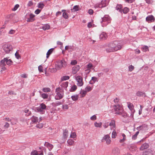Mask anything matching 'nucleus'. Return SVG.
<instances>
[{"label":"nucleus","mask_w":155,"mask_h":155,"mask_svg":"<svg viewBox=\"0 0 155 155\" xmlns=\"http://www.w3.org/2000/svg\"><path fill=\"white\" fill-rule=\"evenodd\" d=\"M38 8H41V9H42L45 6L44 4L42 2H40L38 3Z\"/></svg>","instance_id":"37"},{"label":"nucleus","mask_w":155,"mask_h":155,"mask_svg":"<svg viewBox=\"0 0 155 155\" xmlns=\"http://www.w3.org/2000/svg\"><path fill=\"white\" fill-rule=\"evenodd\" d=\"M50 28V26L48 24H46L42 26V28L44 30L49 29Z\"/></svg>","instance_id":"30"},{"label":"nucleus","mask_w":155,"mask_h":155,"mask_svg":"<svg viewBox=\"0 0 155 155\" xmlns=\"http://www.w3.org/2000/svg\"><path fill=\"white\" fill-rule=\"evenodd\" d=\"M77 89V87L75 85H74L71 87V88L69 90V91L71 92H73L75 91Z\"/></svg>","instance_id":"38"},{"label":"nucleus","mask_w":155,"mask_h":155,"mask_svg":"<svg viewBox=\"0 0 155 155\" xmlns=\"http://www.w3.org/2000/svg\"><path fill=\"white\" fill-rule=\"evenodd\" d=\"M90 119L92 120H94L97 119V117L94 115L90 117Z\"/></svg>","instance_id":"62"},{"label":"nucleus","mask_w":155,"mask_h":155,"mask_svg":"<svg viewBox=\"0 0 155 155\" xmlns=\"http://www.w3.org/2000/svg\"><path fill=\"white\" fill-rule=\"evenodd\" d=\"M35 15L31 13H28L26 15V17L27 18V21L28 22H32L35 20L34 18Z\"/></svg>","instance_id":"10"},{"label":"nucleus","mask_w":155,"mask_h":155,"mask_svg":"<svg viewBox=\"0 0 155 155\" xmlns=\"http://www.w3.org/2000/svg\"><path fill=\"white\" fill-rule=\"evenodd\" d=\"M31 124H33L38 121V117L34 116L31 118Z\"/></svg>","instance_id":"18"},{"label":"nucleus","mask_w":155,"mask_h":155,"mask_svg":"<svg viewBox=\"0 0 155 155\" xmlns=\"http://www.w3.org/2000/svg\"><path fill=\"white\" fill-rule=\"evenodd\" d=\"M102 125V123L101 122L98 123L95 122L94 123V126L97 127H101Z\"/></svg>","instance_id":"40"},{"label":"nucleus","mask_w":155,"mask_h":155,"mask_svg":"<svg viewBox=\"0 0 155 155\" xmlns=\"http://www.w3.org/2000/svg\"><path fill=\"white\" fill-rule=\"evenodd\" d=\"M94 7L95 8H102V6H101L100 3H97L94 5Z\"/></svg>","instance_id":"48"},{"label":"nucleus","mask_w":155,"mask_h":155,"mask_svg":"<svg viewBox=\"0 0 155 155\" xmlns=\"http://www.w3.org/2000/svg\"><path fill=\"white\" fill-rule=\"evenodd\" d=\"M122 5H117L116 7V9L119 12H121Z\"/></svg>","instance_id":"52"},{"label":"nucleus","mask_w":155,"mask_h":155,"mask_svg":"<svg viewBox=\"0 0 155 155\" xmlns=\"http://www.w3.org/2000/svg\"><path fill=\"white\" fill-rule=\"evenodd\" d=\"M127 104V107L130 110L131 112V115L133 116V114L135 110L134 109V107L133 104L130 103L128 102Z\"/></svg>","instance_id":"12"},{"label":"nucleus","mask_w":155,"mask_h":155,"mask_svg":"<svg viewBox=\"0 0 155 155\" xmlns=\"http://www.w3.org/2000/svg\"><path fill=\"white\" fill-rule=\"evenodd\" d=\"M146 126L145 125H142L140 126L137 128V129L138 131L140 130H144L146 129Z\"/></svg>","instance_id":"25"},{"label":"nucleus","mask_w":155,"mask_h":155,"mask_svg":"<svg viewBox=\"0 0 155 155\" xmlns=\"http://www.w3.org/2000/svg\"><path fill=\"white\" fill-rule=\"evenodd\" d=\"M31 155H37L38 154H39V155H43V151H41V153L38 154L37 151L35 150L31 152Z\"/></svg>","instance_id":"27"},{"label":"nucleus","mask_w":155,"mask_h":155,"mask_svg":"<svg viewBox=\"0 0 155 155\" xmlns=\"http://www.w3.org/2000/svg\"><path fill=\"white\" fill-rule=\"evenodd\" d=\"M134 69V67L132 65H130L129 67V70L130 71H132Z\"/></svg>","instance_id":"59"},{"label":"nucleus","mask_w":155,"mask_h":155,"mask_svg":"<svg viewBox=\"0 0 155 155\" xmlns=\"http://www.w3.org/2000/svg\"><path fill=\"white\" fill-rule=\"evenodd\" d=\"M62 107L63 109L65 110H67L68 108V106L67 104L63 105Z\"/></svg>","instance_id":"64"},{"label":"nucleus","mask_w":155,"mask_h":155,"mask_svg":"<svg viewBox=\"0 0 155 155\" xmlns=\"http://www.w3.org/2000/svg\"><path fill=\"white\" fill-rule=\"evenodd\" d=\"M144 94V93L141 91H138L136 93V95L138 96H143Z\"/></svg>","instance_id":"44"},{"label":"nucleus","mask_w":155,"mask_h":155,"mask_svg":"<svg viewBox=\"0 0 155 155\" xmlns=\"http://www.w3.org/2000/svg\"><path fill=\"white\" fill-rule=\"evenodd\" d=\"M80 67L79 65H77L73 67L72 69V73L75 74L79 70Z\"/></svg>","instance_id":"15"},{"label":"nucleus","mask_w":155,"mask_h":155,"mask_svg":"<svg viewBox=\"0 0 155 155\" xmlns=\"http://www.w3.org/2000/svg\"><path fill=\"white\" fill-rule=\"evenodd\" d=\"M121 113H120L118 115H121L122 117L124 118H126L127 117V114L123 110H122V112H121Z\"/></svg>","instance_id":"33"},{"label":"nucleus","mask_w":155,"mask_h":155,"mask_svg":"<svg viewBox=\"0 0 155 155\" xmlns=\"http://www.w3.org/2000/svg\"><path fill=\"white\" fill-rule=\"evenodd\" d=\"M66 65V63L64 60H59L55 64V68L57 70H59L62 68L65 67Z\"/></svg>","instance_id":"3"},{"label":"nucleus","mask_w":155,"mask_h":155,"mask_svg":"<svg viewBox=\"0 0 155 155\" xmlns=\"http://www.w3.org/2000/svg\"><path fill=\"white\" fill-rule=\"evenodd\" d=\"M24 112L25 113H26V115L27 116H28L31 114V111H29L28 109H25L24 110Z\"/></svg>","instance_id":"45"},{"label":"nucleus","mask_w":155,"mask_h":155,"mask_svg":"<svg viewBox=\"0 0 155 155\" xmlns=\"http://www.w3.org/2000/svg\"><path fill=\"white\" fill-rule=\"evenodd\" d=\"M146 21L148 23L154 22L155 20L154 17L152 15L148 16L146 18Z\"/></svg>","instance_id":"11"},{"label":"nucleus","mask_w":155,"mask_h":155,"mask_svg":"<svg viewBox=\"0 0 155 155\" xmlns=\"http://www.w3.org/2000/svg\"><path fill=\"white\" fill-rule=\"evenodd\" d=\"M109 1L108 0H102L101 2V5L102 8L106 7L108 4Z\"/></svg>","instance_id":"17"},{"label":"nucleus","mask_w":155,"mask_h":155,"mask_svg":"<svg viewBox=\"0 0 155 155\" xmlns=\"http://www.w3.org/2000/svg\"><path fill=\"white\" fill-rule=\"evenodd\" d=\"M43 126V124L42 123L38 124L36 125V127L39 128H41Z\"/></svg>","instance_id":"57"},{"label":"nucleus","mask_w":155,"mask_h":155,"mask_svg":"<svg viewBox=\"0 0 155 155\" xmlns=\"http://www.w3.org/2000/svg\"><path fill=\"white\" fill-rule=\"evenodd\" d=\"M42 91L45 92H48L50 91L51 90L49 88H44L42 89Z\"/></svg>","instance_id":"49"},{"label":"nucleus","mask_w":155,"mask_h":155,"mask_svg":"<svg viewBox=\"0 0 155 155\" xmlns=\"http://www.w3.org/2000/svg\"><path fill=\"white\" fill-rule=\"evenodd\" d=\"M93 65L91 63H89L86 66L87 69H88V70H90L93 67Z\"/></svg>","instance_id":"47"},{"label":"nucleus","mask_w":155,"mask_h":155,"mask_svg":"<svg viewBox=\"0 0 155 155\" xmlns=\"http://www.w3.org/2000/svg\"><path fill=\"white\" fill-rule=\"evenodd\" d=\"M113 130V131L112 134V138H115L116 137L117 134L115 130Z\"/></svg>","instance_id":"39"},{"label":"nucleus","mask_w":155,"mask_h":155,"mask_svg":"<svg viewBox=\"0 0 155 155\" xmlns=\"http://www.w3.org/2000/svg\"><path fill=\"white\" fill-rule=\"evenodd\" d=\"M122 136L123 137V138L122 139H120V140L119 142L120 143H123L124 142L125 140H126V136L124 134H122Z\"/></svg>","instance_id":"43"},{"label":"nucleus","mask_w":155,"mask_h":155,"mask_svg":"<svg viewBox=\"0 0 155 155\" xmlns=\"http://www.w3.org/2000/svg\"><path fill=\"white\" fill-rule=\"evenodd\" d=\"M75 78L77 82V85L79 87H81L83 85L84 82L83 81V78L80 76L75 77Z\"/></svg>","instance_id":"8"},{"label":"nucleus","mask_w":155,"mask_h":155,"mask_svg":"<svg viewBox=\"0 0 155 155\" xmlns=\"http://www.w3.org/2000/svg\"><path fill=\"white\" fill-rule=\"evenodd\" d=\"M97 81V78L95 77H94L91 78V79L89 83L91 84H93Z\"/></svg>","instance_id":"22"},{"label":"nucleus","mask_w":155,"mask_h":155,"mask_svg":"<svg viewBox=\"0 0 155 155\" xmlns=\"http://www.w3.org/2000/svg\"><path fill=\"white\" fill-rule=\"evenodd\" d=\"M76 137V134L74 132H71V134L70 135V137L72 138H75Z\"/></svg>","instance_id":"50"},{"label":"nucleus","mask_w":155,"mask_h":155,"mask_svg":"<svg viewBox=\"0 0 155 155\" xmlns=\"http://www.w3.org/2000/svg\"><path fill=\"white\" fill-rule=\"evenodd\" d=\"M19 7V5L18 4L14 6V8L12 9V10L13 11H15Z\"/></svg>","instance_id":"58"},{"label":"nucleus","mask_w":155,"mask_h":155,"mask_svg":"<svg viewBox=\"0 0 155 155\" xmlns=\"http://www.w3.org/2000/svg\"><path fill=\"white\" fill-rule=\"evenodd\" d=\"M33 2L31 1H30L28 2V4H27V5L28 6L30 7V6H32L33 5Z\"/></svg>","instance_id":"63"},{"label":"nucleus","mask_w":155,"mask_h":155,"mask_svg":"<svg viewBox=\"0 0 155 155\" xmlns=\"http://www.w3.org/2000/svg\"><path fill=\"white\" fill-rule=\"evenodd\" d=\"M102 141L104 140L106 142L107 144H109L111 142V138L108 134L104 135L102 139Z\"/></svg>","instance_id":"9"},{"label":"nucleus","mask_w":155,"mask_h":155,"mask_svg":"<svg viewBox=\"0 0 155 155\" xmlns=\"http://www.w3.org/2000/svg\"><path fill=\"white\" fill-rule=\"evenodd\" d=\"M77 63V61L76 60H73L71 62V64L72 65H74L76 64Z\"/></svg>","instance_id":"60"},{"label":"nucleus","mask_w":155,"mask_h":155,"mask_svg":"<svg viewBox=\"0 0 155 155\" xmlns=\"http://www.w3.org/2000/svg\"><path fill=\"white\" fill-rule=\"evenodd\" d=\"M4 27H2L0 28V35H2L5 33L4 31Z\"/></svg>","instance_id":"54"},{"label":"nucleus","mask_w":155,"mask_h":155,"mask_svg":"<svg viewBox=\"0 0 155 155\" xmlns=\"http://www.w3.org/2000/svg\"><path fill=\"white\" fill-rule=\"evenodd\" d=\"M144 155H153L152 152L150 150H148L144 153Z\"/></svg>","instance_id":"34"},{"label":"nucleus","mask_w":155,"mask_h":155,"mask_svg":"<svg viewBox=\"0 0 155 155\" xmlns=\"http://www.w3.org/2000/svg\"><path fill=\"white\" fill-rule=\"evenodd\" d=\"M124 44V42L122 40L114 41L108 45V47L106 49V51L111 52L120 50Z\"/></svg>","instance_id":"1"},{"label":"nucleus","mask_w":155,"mask_h":155,"mask_svg":"<svg viewBox=\"0 0 155 155\" xmlns=\"http://www.w3.org/2000/svg\"><path fill=\"white\" fill-rule=\"evenodd\" d=\"M63 136L64 138H66L68 136V131L65 130L63 131Z\"/></svg>","instance_id":"41"},{"label":"nucleus","mask_w":155,"mask_h":155,"mask_svg":"<svg viewBox=\"0 0 155 155\" xmlns=\"http://www.w3.org/2000/svg\"><path fill=\"white\" fill-rule=\"evenodd\" d=\"M87 94L86 91L84 90H81L79 94V96L80 97H85Z\"/></svg>","instance_id":"23"},{"label":"nucleus","mask_w":155,"mask_h":155,"mask_svg":"<svg viewBox=\"0 0 155 155\" xmlns=\"http://www.w3.org/2000/svg\"><path fill=\"white\" fill-rule=\"evenodd\" d=\"M15 55L17 59H19L21 58V56L17 52V51L15 53Z\"/></svg>","instance_id":"56"},{"label":"nucleus","mask_w":155,"mask_h":155,"mask_svg":"<svg viewBox=\"0 0 155 155\" xmlns=\"http://www.w3.org/2000/svg\"><path fill=\"white\" fill-rule=\"evenodd\" d=\"M71 98L73 101H75L78 100V95L77 94L74 95L72 96Z\"/></svg>","instance_id":"35"},{"label":"nucleus","mask_w":155,"mask_h":155,"mask_svg":"<svg viewBox=\"0 0 155 155\" xmlns=\"http://www.w3.org/2000/svg\"><path fill=\"white\" fill-rule=\"evenodd\" d=\"M55 92L56 94L54 98L56 100H60L63 97L64 95V91L63 89L58 87L56 88Z\"/></svg>","instance_id":"2"},{"label":"nucleus","mask_w":155,"mask_h":155,"mask_svg":"<svg viewBox=\"0 0 155 155\" xmlns=\"http://www.w3.org/2000/svg\"><path fill=\"white\" fill-rule=\"evenodd\" d=\"M138 11L137 9H134L133 11L131 13L132 14L136 15H137L138 14Z\"/></svg>","instance_id":"46"},{"label":"nucleus","mask_w":155,"mask_h":155,"mask_svg":"<svg viewBox=\"0 0 155 155\" xmlns=\"http://www.w3.org/2000/svg\"><path fill=\"white\" fill-rule=\"evenodd\" d=\"M80 10V8L78 5L74 6L72 9H71L72 12H75L79 11Z\"/></svg>","instance_id":"32"},{"label":"nucleus","mask_w":155,"mask_h":155,"mask_svg":"<svg viewBox=\"0 0 155 155\" xmlns=\"http://www.w3.org/2000/svg\"><path fill=\"white\" fill-rule=\"evenodd\" d=\"M107 37L106 34L104 32L101 33L100 35V39L104 40Z\"/></svg>","instance_id":"21"},{"label":"nucleus","mask_w":155,"mask_h":155,"mask_svg":"<svg viewBox=\"0 0 155 155\" xmlns=\"http://www.w3.org/2000/svg\"><path fill=\"white\" fill-rule=\"evenodd\" d=\"M54 48H51L49 49L47 52L46 53V58H48L49 55L52 53L53 50H54Z\"/></svg>","instance_id":"26"},{"label":"nucleus","mask_w":155,"mask_h":155,"mask_svg":"<svg viewBox=\"0 0 155 155\" xmlns=\"http://www.w3.org/2000/svg\"><path fill=\"white\" fill-rule=\"evenodd\" d=\"M69 77L68 76H64L62 77L61 79V81H63L69 79Z\"/></svg>","instance_id":"42"},{"label":"nucleus","mask_w":155,"mask_h":155,"mask_svg":"<svg viewBox=\"0 0 155 155\" xmlns=\"http://www.w3.org/2000/svg\"><path fill=\"white\" fill-rule=\"evenodd\" d=\"M44 145L48 149L49 151H51L53 147V146L52 144L47 142L45 143Z\"/></svg>","instance_id":"16"},{"label":"nucleus","mask_w":155,"mask_h":155,"mask_svg":"<svg viewBox=\"0 0 155 155\" xmlns=\"http://www.w3.org/2000/svg\"><path fill=\"white\" fill-rule=\"evenodd\" d=\"M114 109L115 111V113L119 114L121 112H122L123 108L119 104H117L114 106Z\"/></svg>","instance_id":"7"},{"label":"nucleus","mask_w":155,"mask_h":155,"mask_svg":"<svg viewBox=\"0 0 155 155\" xmlns=\"http://www.w3.org/2000/svg\"><path fill=\"white\" fill-rule=\"evenodd\" d=\"M129 10L128 8L127 7L124 8L123 9V12L124 14H126L128 12Z\"/></svg>","instance_id":"53"},{"label":"nucleus","mask_w":155,"mask_h":155,"mask_svg":"<svg viewBox=\"0 0 155 155\" xmlns=\"http://www.w3.org/2000/svg\"><path fill=\"white\" fill-rule=\"evenodd\" d=\"M149 145L146 143H144L142 145L140 148V150H143L144 149H146L149 147Z\"/></svg>","instance_id":"20"},{"label":"nucleus","mask_w":155,"mask_h":155,"mask_svg":"<svg viewBox=\"0 0 155 155\" xmlns=\"http://www.w3.org/2000/svg\"><path fill=\"white\" fill-rule=\"evenodd\" d=\"M6 58H4L0 62V65L2 66H5V65Z\"/></svg>","instance_id":"31"},{"label":"nucleus","mask_w":155,"mask_h":155,"mask_svg":"<svg viewBox=\"0 0 155 155\" xmlns=\"http://www.w3.org/2000/svg\"><path fill=\"white\" fill-rule=\"evenodd\" d=\"M46 106L44 103H41L40 104L39 107L36 108L37 111L41 114H43L45 113L46 109Z\"/></svg>","instance_id":"5"},{"label":"nucleus","mask_w":155,"mask_h":155,"mask_svg":"<svg viewBox=\"0 0 155 155\" xmlns=\"http://www.w3.org/2000/svg\"><path fill=\"white\" fill-rule=\"evenodd\" d=\"M120 153V150L119 148L115 147L112 150V153L114 155H118Z\"/></svg>","instance_id":"14"},{"label":"nucleus","mask_w":155,"mask_h":155,"mask_svg":"<svg viewBox=\"0 0 155 155\" xmlns=\"http://www.w3.org/2000/svg\"><path fill=\"white\" fill-rule=\"evenodd\" d=\"M109 125L110 127V129L111 130H115L116 124L115 121L114 120H112L109 124Z\"/></svg>","instance_id":"13"},{"label":"nucleus","mask_w":155,"mask_h":155,"mask_svg":"<svg viewBox=\"0 0 155 155\" xmlns=\"http://www.w3.org/2000/svg\"><path fill=\"white\" fill-rule=\"evenodd\" d=\"M3 48L6 53H8L12 49V46L8 43L4 45L3 46Z\"/></svg>","instance_id":"6"},{"label":"nucleus","mask_w":155,"mask_h":155,"mask_svg":"<svg viewBox=\"0 0 155 155\" xmlns=\"http://www.w3.org/2000/svg\"><path fill=\"white\" fill-rule=\"evenodd\" d=\"M68 81L62 83L61 84V86L62 88V89H63V90L65 89L66 90H67L66 88L68 86Z\"/></svg>","instance_id":"19"},{"label":"nucleus","mask_w":155,"mask_h":155,"mask_svg":"<svg viewBox=\"0 0 155 155\" xmlns=\"http://www.w3.org/2000/svg\"><path fill=\"white\" fill-rule=\"evenodd\" d=\"M63 17L65 19H68V14L66 12H63L62 15Z\"/></svg>","instance_id":"55"},{"label":"nucleus","mask_w":155,"mask_h":155,"mask_svg":"<svg viewBox=\"0 0 155 155\" xmlns=\"http://www.w3.org/2000/svg\"><path fill=\"white\" fill-rule=\"evenodd\" d=\"M67 142L68 143V146H70L74 145V141L71 139H69L68 140Z\"/></svg>","instance_id":"24"},{"label":"nucleus","mask_w":155,"mask_h":155,"mask_svg":"<svg viewBox=\"0 0 155 155\" xmlns=\"http://www.w3.org/2000/svg\"><path fill=\"white\" fill-rule=\"evenodd\" d=\"M109 125V124L108 122H105L103 124V127H104L105 128H107L108 126Z\"/></svg>","instance_id":"61"},{"label":"nucleus","mask_w":155,"mask_h":155,"mask_svg":"<svg viewBox=\"0 0 155 155\" xmlns=\"http://www.w3.org/2000/svg\"><path fill=\"white\" fill-rule=\"evenodd\" d=\"M5 119L7 121H10L11 122V123L12 124V125L14 124H15V119H13L14 120L15 122H13L12 120V119H10L9 118H5Z\"/></svg>","instance_id":"36"},{"label":"nucleus","mask_w":155,"mask_h":155,"mask_svg":"<svg viewBox=\"0 0 155 155\" xmlns=\"http://www.w3.org/2000/svg\"><path fill=\"white\" fill-rule=\"evenodd\" d=\"M41 97L44 99L47 98L48 97V95L47 94L43 93L41 94Z\"/></svg>","instance_id":"51"},{"label":"nucleus","mask_w":155,"mask_h":155,"mask_svg":"<svg viewBox=\"0 0 155 155\" xmlns=\"http://www.w3.org/2000/svg\"><path fill=\"white\" fill-rule=\"evenodd\" d=\"M92 87H91L90 86L87 85L85 88V91H86V92L91 91L92 90Z\"/></svg>","instance_id":"29"},{"label":"nucleus","mask_w":155,"mask_h":155,"mask_svg":"<svg viewBox=\"0 0 155 155\" xmlns=\"http://www.w3.org/2000/svg\"><path fill=\"white\" fill-rule=\"evenodd\" d=\"M101 22L102 26L104 27L106 26L110 22V18L108 15H105L103 18H102Z\"/></svg>","instance_id":"4"},{"label":"nucleus","mask_w":155,"mask_h":155,"mask_svg":"<svg viewBox=\"0 0 155 155\" xmlns=\"http://www.w3.org/2000/svg\"><path fill=\"white\" fill-rule=\"evenodd\" d=\"M6 63L8 65H10L12 63V61L10 59H9L8 58H6Z\"/></svg>","instance_id":"28"}]
</instances>
